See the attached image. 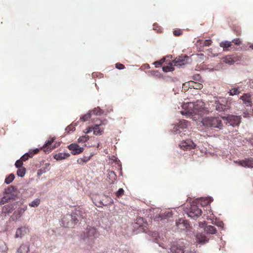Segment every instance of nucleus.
Masks as SVG:
<instances>
[{
  "mask_svg": "<svg viewBox=\"0 0 253 253\" xmlns=\"http://www.w3.org/2000/svg\"><path fill=\"white\" fill-rule=\"evenodd\" d=\"M102 204H103V202L101 200L100 201L97 202V203L95 204V205L98 207H102L103 206Z\"/></svg>",
  "mask_w": 253,
  "mask_h": 253,
  "instance_id": "nucleus-52",
  "label": "nucleus"
},
{
  "mask_svg": "<svg viewBox=\"0 0 253 253\" xmlns=\"http://www.w3.org/2000/svg\"><path fill=\"white\" fill-rule=\"evenodd\" d=\"M202 123L203 126L211 129L218 128L221 129L223 124L221 118L219 117H208L203 119Z\"/></svg>",
  "mask_w": 253,
  "mask_h": 253,
  "instance_id": "nucleus-2",
  "label": "nucleus"
},
{
  "mask_svg": "<svg viewBox=\"0 0 253 253\" xmlns=\"http://www.w3.org/2000/svg\"><path fill=\"white\" fill-rule=\"evenodd\" d=\"M100 125H95L93 126H92V130L93 131V134L96 135H101L103 130H101L99 126Z\"/></svg>",
  "mask_w": 253,
  "mask_h": 253,
  "instance_id": "nucleus-24",
  "label": "nucleus"
},
{
  "mask_svg": "<svg viewBox=\"0 0 253 253\" xmlns=\"http://www.w3.org/2000/svg\"><path fill=\"white\" fill-rule=\"evenodd\" d=\"M29 158V157L28 156H27V155L26 154V153H25L21 157V160L22 162H23V161H26Z\"/></svg>",
  "mask_w": 253,
  "mask_h": 253,
  "instance_id": "nucleus-48",
  "label": "nucleus"
},
{
  "mask_svg": "<svg viewBox=\"0 0 253 253\" xmlns=\"http://www.w3.org/2000/svg\"><path fill=\"white\" fill-rule=\"evenodd\" d=\"M204 231L208 234H215L216 232V228L211 225H208L205 226L204 228Z\"/></svg>",
  "mask_w": 253,
  "mask_h": 253,
  "instance_id": "nucleus-25",
  "label": "nucleus"
},
{
  "mask_svg": "<svg viewBox=\"0 0 253 253\" xmlns=\"http://www.w3.org/2000/svg\"><path fill=\"white\" fill-rule=\"evenodd\" d=\"M202 211L197 205H191L190 209L187 213L189 217L196 219L201 216Z\"/></svg>",
  "mask_w": 253,
  "mask_h": 253,
  "instance_id": "nucleus-8",
  "label": "nucleus"
},
{
  "mask_svg": "<svg viewBox=\"0 0 253 253\" xmlns=\"http://www.w3.org/2000/svg\"><path fill=\"white\" fill-rule=\"evenodd\" d=\"M232 45L233 44H232V42H229L228 41H222L219 44L220 47L226 49L229 47H231L232 48H233L232 47Z\"/></svg>",
  "mask_w": 253,
  "mask_h": 253,
  "instance_id": "nucleus-27",
  "label": "nucleus"
},
{
  "mask_svg": "<svg viewBox=\"0 0 253 253\" xmlns=\"http://www.w3.org/2000/svg\"><path fill=\"white\" fill-rule=\"evenodd\" d=\"M25 172L26 169L24 167L21 168L20 169H18L17 170V175L19 177H23L25 175Z\"/></svg>",
  "mask_w": 253,
  "mask_h": 253,
  "instance_id": "nucleus-33",
  "label": "nucleus"
},
{
  "mask_svg": "<svg viewBox=\"0 0 253 253\" xmlns=\"http://www.w3.org/2000/svg\"><path fill=\"white\" fill-rule=\"evenodd\" d=\"M232 99L230 97L223 98L216 103V109L218 111H225L230 108Z\"/></svg>",
  "mask_w": 253,
  "mask_h": 253,
  "instance_id": "nucleus-4",
  "label": "nucleus"
},
{
  "mask_svg": "<svg viewBox=\"0 0 253 253\" xmlns=\"http://www.w3.org/2000/svg\"><path fill=\"white\" fill-rule=\"evenodd\" d=\"M75 129V128L74 127H72L71 126H68L66 128V130L69 132L71 131H74Z\"/></svg>",
  "mask_w": 253,
  "mask_h": 253,
  "instance_id": "nucleus-50",
  "label": "nucleus"
},
{
  "mask_svg": "<svg viewBox=\"0 0 253 253\" xmlns=\"http://www.w3.org/2000/svg\"><path fill=\"white\" fill-rule=\"evenodd\" d=\"M189 126V122L185 120H181L178 123V126L180 128H186Z\"/></svg>",
  "mask_w": 253,
  "mask_h": 253,
  "instance_id": "nucleus-29",
  "label": "nucleus"
},
{
  "mask_svg": "<svg viewBox=\"0 0 253 253\" xmlns=\"http://www.w3.org/2000/svg\"><path fill=\"white\" fill-rule=\"evenodd\" d=\"M23 165V162L20 160H18L16 161L15 163V167L18 168L20 169L21 168H23L22 166Z\"/></svg>",
  "mask_w": 253,
  "mask_h": 253,
  "instance_id": "nucleus-43",
  "label": "nucleus"
},
{
  "mask_svg": "<svg viewBox=\"0 0 253 253\" xmlns=\"http://www.w3.org/2000/svg\"><path fill=\"white\" fill-rule=\"evenodd\" d=\"M124 190L123 188H119L116 192V195L117 197H120L124 194Z\"/></svg>",
  "mask_w": 253,
  "mask_h": 253,
  "instance_id": "nucleus-45",
  "label": "nucleus"
},
{
  "mask_svg": "<svg viewBox=\"0 0 253 253\" xmlns=\"http://www.w3.org/2000/svg\"><path fill=\"white\" fill-rule=\"evenodd\" d=\"M188 60L189 57L185 55L176 58L172 61L174 66H180L186 64L188 62Z\"/></svg>",
  "mask_w": 253,
  "mask_h": 253,
  "instance_id": "nucleus-15",
  "label": "nucleus"
},
{
  "mask_svg": "<svg viewBox=\"0 0 253 253\" xmlns=\"http://www.w3.org/2000/svg\"><path fill=\"white\" fill-rule=\"evenodd\" d=\"M15 178V175L13 173H10L5 177L4 183L6 184L11 183Z\"/></svg>",
  "mask_w": 253,
  "mask_h": 253,
  "instance_id": "nucleus-30",
  "label": "nucleus"
},
{
  "mask_svg": "<svg viewBox=\"0 0 253 253\" xmlns=\"http://www.w3.org/2000/svg\"><path fill=\"white\" fill-rule=\"evenodd\" d=\"M91 156L92 155H90L89 156H84L83 158L79 159L77 160V162L79 164H82L83 163H86L90 160Z\"/></svg>",
  "mask_w": 253,
  "mask_h": 253,
  "instance_id": "nucleus-31",
  "label": "nucleus"
},
{
  "mask_svg": "<svg viewBox=\"0 0 253 253\" xmlns=\"http://www.w3.org/2000/svg\"><path fill=\"white\" fill-rule=\"evenodd\" d=\"M252 145L253 146V140H252Z\"/></svg>",
  "mask_w": 253,
  "mask_h": 253,
  "instance_id": "nucleus-62",
  "label": "nucleus"
},
{
  "mask_svg": "<svg viewBox=\"0 0 253 253\" xmlns=\"http://www.w3.org/2000/svg\"><path fill=\"white\" fill-rule=\"evenodd\" d=\"M102 201L103 202V204H102L103 206H110L113 204L114 202L113 200L108 196H104V198L102 199Z\"/></svg>",
  "mask_w": 253,
  "mask_h": 253,
  "instance_id": "nucleus-23",
  "label": "nucleus"
},
{
  "mask_svg": "<svg viewBox=\"0 0 253 253\" xmlns=\"http://www.w3.org/2000/svg\"><path fill=\"white\" fill-rule=\"evenodd\" d=\"M240 92L239 87L233 88L228 92L229 95L231 96L239 94Z\"/></svg>",
  "mask_w": 253,
  "mask_h": 253,
  "instance_id": "nucleus-34",
  "label": "nucleus"
},
{
  "mask_svg": "<svg viewBox=\"0 0 253 253\" xmlns=\"http://www.w3.org/2000/svg\"><path fill=\"white\" fill-rule=\"evenodd\" d=\"M203 46H209L212 42L211 40H199L198 41Z\"/></svg>",
  "mask_w": 253,
  "mask_h": 253,
  "instance_id": "nucleus-32",
  "label": "nucleus"
},
{
  "mask_svg": "<svg viewBox=\"0 0 253 253\" xmlns=\"http://www.w3.org/2000/svg\"><path fill=\"white\" fill-rule=\"evenodd\" d=\"M205 222H199V226L201 227V228H205Z\"/></svg>",
  "mask_w": 253,
  "mask_h": 253,
  "instance_id": "nucleus-54",
  "label": "nucleus"
},
{
  "mask_svg": "<svg viewBox=\"0 0 253 253\" xmlns=\"http://www.w3.org/2000/svg\"><path fill=\"white\" fill-rule=\"evenodd\" d=\"M49 163H45L43 167L42 168L43 169L45 170V172H47L49 170Z\"/></svg>",
  "mask_w": 253,
  "mask_h": 253,
  "instance_id": "nucleus-47",
  "label": "nucleus"
},
{
  "mask_svg": "<svg viewBox=\"0 0 253 253\" xmlns=\"http://www.w3.org/2000/svg\"><path fill=\"white\" fill-rule=\"evenodd\" d=\"M99 146H100V144H99V143H98V144H97V148H99Z\"/></svg>",
  "mask_w": 253,
  "mask_h": 253,
  "instance_id": "nucleus-61",
  "label": "nucleus"
},
{
  "mask_svg": "<svg viewBox=\"0 0 253 253\" xmlns=\"http://www.w3.org/2000/svg\"><path fill=\"white\" fill-rule=\"evenodd\" d=\"M27 206L26 205H23L21 207L18 208V209L13 213L12 216L13 220H18L27 210Z\"/></svg>",
  "mask_w": 253,
  "mask_h": 253,
  "instance_id": "nucleus-13",
  "label": "nucleus"
},
{
  "mask_svg": "<svg viewBox=\"0 0 253 253\" xmlns=\"http://www.w3.org/2000/svg\"><path fill=\"white\" fill-rule=\"evenodd\" d=\"M173 62L172 61L171 62L169 63V65L166 66L164 65L163 67V70L165 72L172 71L174 70V68L173 67Z\"/></svg>",
  "mask_w": 253,
  "mask_h": 253,
  "instance_id": "nucleus-26",
  "label": "nucleus"
},
{
  "mask_svg": "<svg viewBox=\"0 0 253 253\" xmlns=\"http://www.w3.org/2000/svg\"><path fill=\"white\" fill-rule=\"evenodd\" d=\"M108 121L107 120L105 119L103 121H102L101 123V124H100V126L102 125H105L107 123Z\"/></svg>",
  "mask_w": 253,
  "mask_h": 253,
  "instance_id": "nucleus-56",
  "label": "nucleus"
},
{
  "mask_svg": "<svg viewBox=\"0 0 253 253\" xmlns=\"http://www.w3.org/2000/svg\"><path fill=\"white\" fill-rule=\"evenodd\" d=\"M165 61V58H164L159 61H156L154 63V64L155 65L156 67H159L162 66V65L164 63Z\"/></svg>",
  "mask_w": 253,
  "mask_h": 253,
  "instance_id": "nucleus-40",
  "label": "nucleus"
},
{
  "mask_svg": "<svg viewBox=\"0 0 253 253\" xmlns=\"http://www.w3.org/2000/svg\"><path fill=\"white\" fill-rule=\"evenodd\" d=\"M45 172V170L44 169H43L42 168H41V169H40L38 170L37 173H38V175H40Z\"/></svg>",
  "mask_w": 253,
  "mask_h": 253,
  "instance_id": "nucleus-53",
  "label": "nucleus"
},
{
  "mask_svg": "<svg viewBox=\"0 0 253 253\" xmlns=\"http://www.w3.org/2000/svg\"><path fill=\"white\" fill-rule=\"evenodd\" d=\"M240 99L243 100L244 103L246 104V106H251L252 101L250 95L247 93H245L240 97Z\"/></svg>",
  "mask_w": 253,
  "mask_h": 253,
  "instance_id": "nucleus-18",
  "label": "nucleus"
},
{
  "mask_svg": "<svg viewBox=\"0 0 253 253\" xmlns=\"http://www.w3.org/2000/svg\"><path fill=\"white\" fill-rule=\"evenodd\" d=\"M240 34H241V32H240V31L237 32L236 33V35H237V36L240 35Z\"/></svg>",
  "mask_w": 253,
  "mask_h": 253,
  "instance_id": "nucleus-58",
  "label": "nucleus"
},
{
  "mask_svg": "<svg viewBox=\"0 0 253 253\" xmlns=\"http://www.w3.org/2000/svg\"><path fill=\"white\" fill-rule=\"evenodd\" d=\"M231 42H232V44L234 43L237 45H240L242 43L241 41L239 38L233 39Z\"/></svg>",
  "mask_w": 253,
  "mask_h": 253,
  "instance_id": "nucleus-42",
  "label": "nucleus"
},
{
  "mask_svg": "<svg viewBox=\"0 0 253 253\" xmlns=\"http://www.w3.org/2000/svg\"><path fill=\"white\" fill-rule=\"evenodd\" d=\"M90 113L96 116H101L104 115V111L102 110L99 107L94 108L92 110L89 111Z\"/></svg>",
  "mask_w": 253,
  "mask_h": 253,
  "instance_id": "nucleus-22",
  "label": "nucleus"
},
{
  "mask_svg": "<svg viewBox=\"0 0 253 253\" xmlns=\"http://www.w3.org/2000/svg\"><path fill=\"white\" fill-rule=\"evenodd\" d=\"M241 57L236 54L228 55L223 57L221 60L223 63L230 65L233 64L236 61L240 60Z\"/></svg>",
  "mask_w": 253,
  "mask_h": 253,
  "instance_id": "nucleus-10",
  "label": "nucleus"
},
{
  "mask_svg": "<svg viewBox=\"0 0 253 253\" xmlns=\"http://www.w3.org/2000/svg\"><path fill=\"white\" fill-rule=\"evenodd\" d=\"M67 148L71 151V154L74 155L80 154L84 150V148L83 147H80L78 144L75 143H71L68 145Z\"/></svg>",
  "mask_w": 253,
  "mask_h": 253,
  "instance_id": "nucleus-12",
  "label": "nucleus"
},
{
  "mask_svg": "<svg viewBox=\"0 0 253 253\" xmlns=\"http://www.w3.org/2000/svg\"><path fill=\"white\" fill-rule=\"evenodd\" d=\"M177 227L181 230H184L188 228L189 224L186 220L183 218L179 219L176 222Z\"/></svg>",
  "mask_w": 253,
  "mask_h": 253,
  "instance_id": "nucleus-17",
  "label": "nucleus"
},
{
  "mask_svg": "<svg viewBox=\"0 0 253 253\" xmlns=\"http://www.w3.org/2000/svg\"><path fill=\"white\" fill-rule=\"evenodd\" d=\"M211 200L210 198L207 199L206 200V204L209 205L211 203Z\"/></svg>",
  "mask_w": 253,
  "mask_h": 253,
  "instance_id": "nucleus-55",
  "label": "nucleus"
},
{
  "mask_svg": "<svg viewBox=\"0 0 253 253\" xmlns=\"http://www.w3.org/2000/svg\"><path fill=\"white\" fill-rule=\"evenodd\" d=\"M222 119L227 121L226 123L229 124L233 126H238L241 123V117L230 115L227 117H223Z\"/></svg>",
  "mask_w": 253,
  "mask_h": 253,
  "instance_id": "nucleus-7",
  "label": "nucleus"
},
{
  "mask_svg": "<svg viewBox=\"0 0 253 253\" xmlns=\"http://www.w3.org/2000/svg\"><path fill=\"white\" fill-rule=\"evenodd\" d=\"M89 139V137L88 135H84L80 137L78 139L79 143H84L87 142Z\"/></svg>",
  "mask_w": 253,
  "mask_h": 253,
  "instance_id": "nucleus-35",
  "label": "nucleus"
},
{
  "mask_svg": "<svg viewBox=\"0 0 253 253\" xmlns=\"http://www.w3.org/2000/svg\"><path fill=\"white\" fill-rule=\"evenodd\" d=\"M27 229L25 227L18 228L15 233V238H22L26 233Z\"/></svg>",
  "mask_w": 253,
  "mask_h": 253,
  "instance_id": "nucleus-19",
  "label": "nucleus"
},
{
  "mask_svg": "<svg viewBox=\"0 0 253 253\" xmlns=\"http://www.w3.org/2000/svg\"><path fill=\"white\" fill-rule=\"evenodd\" d=\"M184 243L181 241L174 242L170 249L172 253H184Z\"/></svg>",
  "mask_w": 253,
  "mask_h": 253,
  "instance_id": "nucleus-9",
  "label": "nucleus"
},
{
  "mask_svg": "<svg viewBox=\"0 0 253 253\" xmlns=\"http://www.w3.org/2000/svg\"><path fill=\"white\" fill-rule=\"evenodd\" d=\"M40 203V200L38 198L35 199L29 203V206L31 207H37Z\"/></svg>",
  "mask_w": 253,
  "mask_h": 253,
  "instance_id": "nucleus-36",
  "label": "nucleus"
},
{
  "mask_svg": "<svg viewBox=\"0 0 253 253\" xmlns=\"http://www.w3.org/2000/svg\"><path fill=\"white\" fill-rule=\"evenodd\" d=\"M29 251V245L28 244H22L17 249L16 253H28Z\"/></svg>",
  "mask_w": 253,
  "mask_h": 253,
  "instance_id": "nucleus-21",
  "label": "nucleus"
},
{
  "mask_svg": "<svg viewBox=\"0 0 253 253\" xmlns=\"http://www.w3.org/2000/svg\"><path fill=\"white\" fill-rule=\"evenodd\" d=\"M54 140H55V137H52L51 138L50 140H46L45 142V143L43 146V147H45L47 146L50 145L54 141Z\"/></svg>",
  "mask_w": 253,
  "mask_h": 253,
  "instance_id": "nucleus-41",
  "label": "nucleus"
},
{
  "mask_svg": "<svg viewBox=\"0 0 253 253\" xmlns=\"http://www.w3.org/2000/svg\"><path fill=\"white\" fill-rule=\"evenodd\" d=\"M197 238L199 242L200 243H204L208 241L206 236H202L201 235H197Z\"/></svg>",
  "mask_w": 253,
  "mask_h": 253,
  "instance_id": "nucleus-39",
  "label": "nucleus"
},
{
  "mask_svg": "<svg viewBox=\"0 0 253 253\" xmlns=\"http://www.w3.org/2000/svg\"><path fill=\"white\" fill-rule=\"evenodd\" d=\"M203 87V85L202 84L195 82L193 81H189L183 84L184 88H194L196 89H201Z\"/></svg>",
  "mask_w": 253,
  "mask_h": 253,
  "instance_id": "nucleus-16",
  "label": "nucleus"
},
{
  "mask_svg": "<svg viewBox=\"0 0 253 253\" xmlns=\"http://www.w3.org/2000/svg\"><path fill=\"white\" fill-rule=\"evenodd\" d=\"M82 216L80 210H76L70 214H66L61 219V224L65 227L72 228Z\"/></svg>",
  "mask_w": 253,
  "mask_h": 253,
  "instance_id": "nucleus-1",
  "label": "nucleus"
},
{
  "mask_svg": "<svg viewBox=\"0 0 253 253\" xmlns=\"http://www.w3.org/2000/svg\"><path fill=\"white\" fill-rule=\"evenodd\" d=\"M91 116V114L90 113V112L89 111V112L87 113L84 114L83 117H82L80 118V120L83 122H85L90 118Z\"/></svg>",
  "mask_w": 253,
  "mask_h": 253,
  "instance_id": "nucleus-38",
  "label": "nucleus"
},
{
  "mask_svg": "<svg viewBox=\"0 0 253 253\" xmlns=\"http://www.w3.org/2000/svg\"><path fill=\"white\" fill-rule=\"evenodd\" d=\"M250 47L251 48H252V49H253V44H251V45H250Z\"/></svg>",
  "mask_w": 253,
  "mask_h": 253,
  "instance_id": "nucleus-59",
  "label": "nucleus"
},
{
  "mask_svg": "<svg viewBox=\"0 0 253 253\" xmlns=\"http://www.w3.org/2000/svg\"><path fill=\"white\" fill-rule=\"evenodd\" d=\"M86 233L84 234L83 239L85 240L88 239L89 241H92L96 238L98 235L96 229L94 227H89L87 228Z\"/></svg>",
  "mask_w": 253,
  "mask_h": 253,
  "instance_id": "nucleus-6",
  "label": "nucleus"
},
{
  "mask_svg": "<svg viewBox=\"0 0 253 253\" xmlns=\"http://www.w3.org/2000/svg\"><path fill=\"white\" fill-rule=\"evenodd\" d=\"M181 149L184 150H190L196 147V144L190 139L182 141L179 144Z\"/></svg>",
  "mask_w": 253,
  "mask_h": 253,
  "instance_id": "nucleus-11",
  "label": "nucleus"
},
{
  "mask_svg": "<svg viewBox=\"0 0 253 253\" xmlns=\"http://www.w3.org/2000/svg\"><path fill=\"white\" fill-rule=\"evenodd\" d=\"M13 210V206L12 205H6L2 208V211L5 213H11Z\"/></svg>",
  "mask_w": 253,
  "mask_h": 253,
  "instance_id": "nucleus-28",
  "label": "nucleus"
},
{
  "mask_svg": "<svg viewBox=\"0 0 253 253\" xmlns=\"http://www.w3.org/2000/svg\"><path fill=\"white\" fill-rule=\"evenodd\" d=\"M205 103L201 100L196 102H189L184 107L187 109V112L191 114H201L205 108Z\"/></svg>",
  "mask_w": 253,
  "mask_h": 253,
  "instance_id": "nucleus-3",
  "label": "nucleus"
},
{
  "mask_svg": "<svg viewBox=\"0 0 253 253\" xmlns=\"http://www.w3.org/2000/svg\"><path fill=\"white\" fill-rule=\"evenodd\" d=\"M16 190L17 188L14 186H10L8 187L7 188L5 189V193L7 194H9V195L2 197L0 201V204H4V203L7 202L8 200L10 201L11 199L15 200V196L11 193L15 191Z\"/></svg>",
  "mask_w": 253,
  "mask_h": 253,
  "instance_id": "nucleus-5",
  "label": "nucleus"
},
{
  "mask_svg": "<svg viewBox=\"0 0 253 253\" xmlns=\"http://www.w3.org/2000/svg\"><path fill=\"white\" fill-rule=\"evenodd\" d=\"M92 131L91 127H88L86 128L83 131L84 133L85 134H88Z\"/></svg>",
  "mask_w": 253,
  "mask_h": 253,
  "instance_id": "nucleus-49",
  "label": "nucleus"
},
{
  "mask_svg": "<svg viewBox=\"0 0 253 253\" xmlns=\"http://www.w3.org/2000/svg\"><path fill=\"white\" fill-rule=\"evenodd\" d=\"M70 154L68 153H59L53 156L54 159L57 161H60L69 157Z\"/></svg>",
  "mask_w": 253,
  "mask_h": 253,
  "instance_id": "nucleus-20",
  "label": "nucleus"
},
{
  "mask_svg": "<svg viewBox=\"0 0 253 253\" xmlns=\"http://www.w3.org/2000/svg\"><path fill=\"white\" fill-rule=\"evenodd\" d=\"M235 163L245 168H253V158L252 157L245 158L243 160L236 161Z\"/></svg>",
  "mask_w": 253,
  "mask_h": 253,
  "instance_id": "nucleus-14",
  "label": "nucleus"
},
{
  "mask_svg": "<svg viewBox=\"0 0 253 253\" xmlns=\"http://www.w3.org/2000/svg\"><path fill=\"white\" fill-rule=\"evenodd\" d=\"M122 253H128V251L124 250V251H122Z\"/></svg>",
  "mask_w": 253,
  "mask_h": 253,
  "instance_id": "nucleus-57",
  "label": "nucleus"
},
{
  "mask_svg": "<svg viewBox=\"0 0 253 253\" xmlns=\"http://www.w3.org/2000/svg\"><path fill=\"white\" fill-rule=\"evenodd\" d=\"M193 79L196 81L200 82L201 80V78L199 75H196L193 77Z\"/></svg>",
  "mask_w": 253,
  "mask_h": 253,
  "instance_id": "nucleus-51",
  "label": "nucleus"
},
{
  "mask_svg": "<svg viewBox=\"0 0 253 253\" xmlns=\"http://www.w3.org/2000/svg\"><path fill=\"white\" fill-rule=\"evenodd\" d=\"M111 173L112 174H115L114 171H111Z\"/></svg>",
  "mask_w": 253,
  "mask_h": 253,
  "instance_id": "nucleus-60",
  "label": "nucleus"
},
{
  "mask_svg": "<svg viewBox=\"0 0 253 253\" xmlns=\"http://www.w3.org/2000/svg\"><path fill=\"white\" fill-rule=\"evenodd\" d=\"M173 33L175 36H179L182 34V31L181 29H177L173 32Z\"/></svg>",
  "mask_w": 253,
  "mask_h": 253,
  "instance_id": "nucleus-44",
  "label": "nucleus"
},
{
  "mask_svg": "<svg viewBox=\"0 0 253 253\" xmlns=\"http://www.w3.org/2000/svg\"><path fill=\"white\" fill-rule=\"evenodd\" d=\"M39 151V149L36 148L34 150H30L28 152L26 153L29 158H32L33 155L37 154Z\"/></svg>",
  "mask_w": 253,
  "mask_h": 253,
  "instance_id": "nucleus-37",
  "label": "nucleus"
},
{
  "mask_svg": "<svg viewBox=\"0 0 253 253\" xmlns=\"http://www.w3.org/2000/svg\"><path fill=\"white\" fill-rule=\"evenodd\" d=\"M115 67L117 69H118L119 70H122L125 68V66L120 63H116L115 64Z\"/></svg>",
  "mask_w": 253,
  "mask_h": 253,
  "instance_id": "nucleus-46",
  "label": "nucleus"
}]
</instances>
